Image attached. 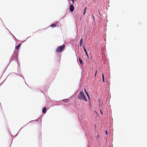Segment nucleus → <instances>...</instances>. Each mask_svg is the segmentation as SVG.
I'll list each match as a JSON object with an SVG mask.
<instances>
[{
	"instance_id": "ddd939ff",
	"label": "nucleus",
	"mask_w": 147,
	"mask_h": 147,
	"mask_svg": "<svg viewBox=\"0 0 147 147\" xmlns=\"http://www.w3.org/2000/svg\"><path fill=\"white\" fill-rule=\"evenodd\" d=\"M14 73L15 74H16V75H19V76H20V77H21L25 81V83L26 84H26L25 80V79H24V78H23V77L21 75H20V74H16V73Z\"/></svg>"
},
{
	"instance_id": "72a5a7b5",
	"label": "nucleus",
	"mask_w": 147,
	"mask_h": 147,
	"mask_svg": "<svg viewBox=\"0 0 147 147\" xmlns=\"http://www.w3.org/2000/svg\"><path fill=\"white\" fill-rule=\"evenodd\" d=\"M6 28V29L7 30H9H9L7 29V28Z\"/></svg>"
},
{
	"instance_id": "c756f323",
	"label": "nucleus",
	"mask_w": 147,
	"mask_h": 147,
	"mask_svg": "<svg viewBox=\"0 0 147 147\" xmlns=\"http://www.w3.org/2000/svg\"><path fill=\"white\" fill-rule=\"evenodd\" d=\"M9 65V64L7 66V67H6V69H6L7 68V67Z\"/></svg>"
},
{
	"instance_id": "6e6552de",
	"label": "nucleus",
	"mask_w": 147,
	"mask_h": 147,
	"mask_svg": "<svg viewBox=\"0 0 147 147\" xmlns=\"http://www.w3.org/2000/svg\"><path fill=\"white\" fill-rule=\"evenodd\" d=\"M84 90L85 93V94H86L87 96L88 99L90 100V95L89 94L88 92V91H87L85 89H84Z\"/></svg>"
},
{
	"instance_id": "bb28decb",
	"label": "nucleus",
	"mask_w": 147,
	"mask_h": 147,
	"mask_svg": "<svg viewBox=\"0 0 147 147\" xmlns=\"http://www.w3.org/2000/svg\"><path fill=\"white\" fill-rule=\"evenodd\" d=\"M98 101L99 102H100V100H98Z\"/></svg>"
},
{
	"instance_id": "7c9ffc66",
	"label": "nucleus",
	"mask_w": 147,
	"mask_h": 147,
	"mask_svg": "<svg viewBox=\"0 0 147 147\" xmlns=\"http://www.w3.org/2000/svg\"><path fill=\"white\" fill-rule=\"evenodd\" d=\"M26 85L27 86H28V87H29V86H28V85L27 84H26Z\"/></svg>"
},
{
	"instance_id": "f257e3e1",
	"label": "nucleus",
	"mask_w": 147,
	"mask_h": 147,
	"mask_svg": "<svg viewBox=\"0 0 147 147\" xmlns=\"http://www.w3.org/2000/svg\"><path fill=\"white\" fill-rule=\"evenodd\" d=\"M77 99L78 100H83L85 102H88L86 95L83 91H80L79 94L77 96Z\"/></svg>"
},
{
	"instance_id": "a19ab883",
	"label": "nucleus",
	"mask_w": 147,
	"mask_h": 147,
	"mask_svg": "<svg viewBox=\"0 0 147 147\" xmlns=\"http://www.w3.org/2000/svg\"><path fill=\"white\" fill-rule=\"evenodd\" d=\"M26 125H27V124H26V125H25V126H26Z\"/></svg>"
},
{
	"instance_id": "2f4dec72",
	"label": "nucleus",
	"mask_w": 147,
	"mask_h": 147,
	"mask_svg": "<svg viewBox=\"0 0 147 147\" xmlns=\"http://www.w3.org/2000/svg\"><path fill=\"white\" fill-rule=\"evenodd\" d=\"M94 126H95V127H96V124H95Z\"/></svg>"
},
{
	"instance_id": "9b49d317",
	"label": "nucleus",
	"mask_w": 147,
	"mask_h": 147,
	"mask_svg": "<svg viewBox=\"0 0 147 147\" xmlns=\"http://www.w3.org/2000/svg\"><path fill=\"white\" fill-rule=\"evenodd\" d=\"M21 45V43H19L18 45L16 46L15 47V49L16 50H18L19 49V48L20 47Z\"/></svg>"
},
{
	"instance_id": "4c0bfd02",
	"label": "nucleus",
	"mask_w": 147,
	"mask_h": 147,
	"mask_svg": "<svg viewBox=\"0 0 147 147\" xmlns=\"http://www.w3.org/2000/svg\"><path fill=\"white\" fill-rule=\"evenodd\" d=\"M1 21H2V22H3V21H2V20L1 19Z\"/></svg>"
},
{
	"instance_id": "473e14b6",
	"label": "nucleus",
	"mask_w": 147,
	"mask_h": 147,
	"mask_svg": "<svg viewBox=\"0 0 147 147\" xmlns=\"http://www.w3.org/2000/svg\"><path fill=\"white\" fill-rule=\"evenodd\" d=\"M88 147H90V146H88Z\"/></svg>"
},
{
	"instance_id": "4468645a",
	"label": "nucleus",
	"mask_w": 147,
	"mask_h": 147,
	"mask_svg": "<svg viewBox=\"0 0 147 147\" xmlns=\"http://www.w3.org/2000/svg\"><path fill=\"white\" fill-rule=\"evenodd\" d=\"M95 137L96 139V140L98 142V139L99 138V136L98 134H97V135H95Z\"/></svg>"
},
{
	"instance_id": "f704fd0d",
	"label": "nucleus",
	"mask_w": 147,
	"mask_h": 147,
	"mask_svg": "<svg viewBox=\"0 0 147 147\" xmlns=\"http://www.w3.org/2000/svg\"><path fill=\"white\" fill-rule=\"evenodd\" d=\"M1 21H2V22H3V21H2V20L1 19Z\"/></svg>"
},
{
	"instance_id": "6ab92c4d",
	"label": "nucleus",
	"mask_w": 147,
	"mask_h": 147,
	"mask_svg": "<svg viewBox=\"0 0 147 147\" xmlns=\"http://www.w3.org/2000/svg\"><path fill=\"white\" fill-rule=\"evenodd\" d=\"M18 66L17 67V70H18V71L19 70H20V67H19V63H18Z\"/></svg>"
},
{
	"instance_id": "cd10ccee",
	"label": "nucleus",
	"mask_w": 147,
	"mask_h": 147,
	"mask_svg": "<svg viewBox=\"0 0 147 147\" xmlns=\"http://www.w3.org/2000/svg\"><path fill=\"white\" fill-rule=\"evenodd\" d=\"M92 17H93V18L94 19V17L93 15H92Z\"/></svg>"
},
{
	"instance_id": "a878e982",
	"label": "nucleus",
	"mask_w": 147,
	"mask_h": 147,
	"mask_svg": "<svg viewBox=\"0 0 147 147\" xmlns=\"http://www.w3.org/2000/svg\"><path fill=\"white\" fill-rule=\"evenodd\" d=\"M97 72V71H96V73H95V76H96V75Z\"/></svg>"
},
{
	"instance_id": "f3484780",
	"label": "nucleus",
	"mask_w": 147,
	"mask_h": 147,
	"mask_svg": "<svg viewBox=\"0 0 147 147\" xmlns=\"http://www.w3.org/2000/svg\"><path fill=\"white\" fill-rule=\"evenodd\" d=\"M39 121L38 119H37L36 120H34L33 121H30L29 123H30V122H33V121Z\"/></svg>"
},
{
	"instance_id": "2eb2a0df",
	"label": "nucleus",
	"mask_w": 147,
	"mask_h": 147,
	"mask_svg": "<svg viewBox=\"0 0 147 147\" xmlns=\"http://www.w3.org/2000/svg\"><path fill=\"white\" fill-rule=\"evenodd\" d=\"M87 7H86L84 9V11H83V15H84L85 14L86 12V9H87Z\"/></svg>"
},
{
	"instance_id": "79ce46f5",
	"label": "nucleus",
	"mask_w": 147,
	"mask_h": 147,
	"mask_svg": "<svg viewBox=\"0 0 147 147\" xmlns=\"http://www.w3.org/2000/svg\"><path fill=\"white\" fill-rule=\"evenodd\" d=\"M10 134H11V133H10ZM11 134L12 136H13V135H12Z\"/></svg>"
},
{
	"instance_id": "dca6fc26",
	"label": "nucleus",
	"mask_w": 147,
	"mask_h": 147,
	"mask_svg": "<svg viewBox=\"0 0 147 147\" xmlns=\"http://www.w3.org/2000/svg\"><path fill=\"white\" fill-rule=\"evenodd\" d=\"M102 81L103 82H105V77L104 75L103 74H102Z\"/></svg>"
},
{
	"instance_id": "37998d69",
	"label": "nucleus",
	"mask_w": 147,
	"mask_h": 147,
	"mask_svg": "<svg viewBox=\"0 0 147 147\" xmlns=\"http://www.w3.org/2000/svg\"><path fill=\"white\" fill-rule=\"evenodd\" d=\"M25 41H22V42H25Z\"/></svg>"
},
{
	"instance_id": "412c9836",
	"label": "nucleus",
	"mask_w": 147,
	"mask_h": 147,
	"mask_svg": "<svg viewBox=\"0 0 147 147\" xmlns=\"http://www.w3.org/2000/svg\"><path fill=\"white\" fill-rule=\"evenodd\" d=\"M100 113L102 115H103V113L102 111L101 110V109H100Z\"/></svg>"
},
{
	"instance_id": "b1692460",
	"label": "nucleus",
	"mask_w": 147,
	"mask_h": 147,
	"mask_svg": "<svg viewBox=\"0 0 147 147\" xmlns=\"http://www.w3.org/2000/svg\"><path fill=\"white\" fill-rule=\"evenodd\" d=\"M58 59H59V60H61V56H58Z\"/></svg>"
},
{
	"instance_id": "423d86ee",
	"label": "nucleus",
	"mask_w": 147,
	"mask_h": 147,
	"mask_svg": "<svg viewBox=\"0 0 147 147\" xmlns=\"http://www.w3.org/2000/svg\"><path fill=\"white\" fill-rule=\"evenodd\" d=\"M78 61L80 63L81 65V67L83 68L84 67V63L82 60L80 58H78Z\"/></svg>"
},
{
	"instance_id": "58836bf2",
	"label": "nucleus",
	"mask_w": 147,
	"mask_h": 147,
	"mask_svg": "<svg viewBox=\"0 0 147 147\" xmlns=\"http://www.w3.org/2000/svg\"><path fill=\"white\" fill-rule=\"evenodd\" d=\"M9 32H10V33L11 34V33L10 32V31L9 30Z\"/></svg>"
},
{
	"instance_id": "39448f33",
	"label": "nucleus",
	"mask_w": 147,
	"mask_h": 147,
	"mask_svg": "<svg viewBox=\"0 0 147 147\" xmlns=\"http://www.w3.org/2000/svg\"><path fill=\"white\" fill-rule=\"evenodd\" d=\"M83 49L84 50V52H85V53L86 55L87 56V58L88 59H89V57L88 53V51H87V49H86L84 45H83Z\"/></svg>"
},
{
	"instance_id": "c85d7f7f",
	"label": "nucleus",
	"mask_w": 147,
	"mask_h": 147,
	"mask_svg": "<svg viewBox=\"0 0 147 147\" xmlns=\"http://www.w3.org/2000/svg\"><path fill=\"white\" fill-rule=\"evenodd\" d=\"M92 17H93V18L94 19V17L93 15H92Z\"/></svg>"
},
{
	"instance_id": "aec40b11",
	"label": "nucleus",
	"mask_w": 147,
	"mask_h": 147,
	"mask_svg": "<svg viewBox=\"0 0 147 147\" xmlns=\"http://www.w3.org/2000/svg\"><path fill=\"white\" fill-rule=\"evenodd\" d=\"M89 100V101L88 102V104H89L88 105V106L89 105L90 106H91V102H90V100Z\"/></svg>"
},
{
	"instance_id": "5701e85b",
	"label": "nucleus",
	"mask_w": 147,
	"mask_h": 147,
	"mask_svg": "<svg viewBox=\"0 0 147 147\" xmlns=\"http://www.w3.org/2000/svg\"><path fill=\"white\" fill-rule=\"evenodd\" d=\"M38 119V120H40L41 121V120L42 119V117H40Z\"/></svg>"
},
{
	"instance_id": "f8f14e48",
	"label": "nucleus",
	"mask_w": 147,
	"mask_h": 147,
	"mask_svg": "<svg viewBox=\"0 0 147 147\" xmlns=\"http://www.w3.org/2000/svg\"><path fill=\"white\" fill-rule=\"evenodd\" d=\"M57 26V25L56 23H53L51 25L50 27L52 28L55 27Z\"/></svg>"
},
{
	"instance_id": "4be33fe9",
	"label": "nucleus",
	"mask_w": 147,
	"mask_h": 147,
	"mask_svg": "<svg viewBox=\"0 0 147 147\" xmlns=\"http://www.w3.org/2000/svg\"><path fill=\"white\" fill-rule=\"evenodd\" d=\"M11 34L13 36V38H14L15 39H16L17 41L18 40L11 33Z\"/></svg>"
},
{
	"instance_id": "393cba45",
	"label": "nucleus",
	"mask_w": 147,
	"mask_h": 147,
	"mask_svg": "<svg viewBox=\"0 0 147 147\" xmlns=\"http://www.w3.org/2000/svg\"><path fill=\"white\" fill-rule=\"evenodd\" d=\"M105 134H106V135H107L108 134V133L107 131V130H106L105 131Z\"/></svg>"
},
{
	"instance_id": "e433bc0d",
	"label": "nucleus",
	"mask_w": 147,
	"mask_h": 147,
	"mask_svg": "<svg viewBox=\"0 0 147 147\" xmlns=\"http://www.w3.org/2000/svg\"><path fill=\"white\" fill-rule=\"evenodd\" d=\"M1 21H2V22H3V21H2V20L1 19Z\"/></svg>"
},
{
	"instance_id": "9d476101",
	"label": "nucleus",
	"mask_w": 147,
	"mask_h": 147,
	"mask_svg": "<svg viewBox=\"0 0 147 147\" xmlns=\"http://www.w3.org/2000/svg\"><path fill=\"white\" fill-rule=\"evenodd\" d=\"M83 42V39L82 38H81V39L80 40L79 42V44H80V47H82V45Z\"/></svg>"
},
{
	"instance_id": "c9c22d12",
	"label": "nucleus",
	"mask_w": 147,
	"mask_h": 147,
	"mask_svg": "<svg viewBox=\"0 0 147 147\" xmlns=\"http://www.w3.org/2000/svg\"><path fill=\"white\" fill-rule=\"evenodd\" d=\"M1 21H2V22H3V21H2V20L1 19Z\"/></svg>"
},
{
	"instance_id": "f03ea898",
	"label": "nucleus",
	"mask_w": 147,
	"mask_h": 147,
	"mask_svg": "<svg viewBox=\"0 0 147 147\" xmlns=\"http://www.w3.org/2000/svg\"><path fill=\"white\" fill-rule=\"evenodd\" d=\"M13 54L11 56V58L10 59V62L9 63V64L12 61L14 60H16V61L18 63V52L16 51H14Z\"/></svg>"
},
{
	"instance_id": "c03bdc74",
	"label": "nucleus",
	"mask_w": 147,
	"mask_h": 147,
	"mask_svg": "<svg viewBox=\"0 0 147 147\" xmlns=\"http://www.w3.org/2000/svg\"><path fill=\"white\" fill-rule=\"evenodd\" d=\"M109 147H111V146Z\"/></svg>"
},
{
	"instance_id": "0eeeda50",
	"label": "nucleus",
	"mask_w": 147,
	"mask_h": 147,
	"mask_svg": "<svg viewBox=\"0 0 147 147\" xmlns=\"http://www.w3.org/2000/svg\"><path fill=\"white\" fill-rule=\"evenodd\" d=\"M47 108L45 107L42 109V112L44 114H45L47 111Z\"/></svg>"
},
{
	"instance_id": "20e7f679",
	"label": "nucleus",
	"mask_w": 147,
	"mask_h": 147,
	"mask_svg": "<svg viewBox=\"0 0 147 147\" xmlns=\"http://www.w3.org/2000/svg\"><path fill=\"white\" fill-rule=\"evenodd\" d=\"M70 5L69 7V11L71 12H72L74 10V7L73 4H71L70 2H69Z\"/></svg>"
},
{
	"instance_id": "a211bd4d",
	"label": "nucleus",
	"mask_w": 147,
	"mask_h": 147,
	"mask_svg": "<svg viewBox=\"0 0 147 147\" xmlns=\"http://www.w3.org/2000/svg\"><path fill=\"white\" fill-rule=\"evenodd\" d=\"M24 127H22L21 128H20V129L18 132V133L15 136V137H16V136H17V135H18V133Z\"/></svg>"
},
{
	"instance_id": "7ed1b4c3",
	"label": "nucleus",
	"mask_w": 147,
	"mask_h": 147,
	"mask_svg": "<svg viewBox=\"0 0 147 147\" xmlns=\"http://www.w3.org/2000/svg\"><path fill=\"white\" fill-rule=\"evenodd\" d=\"M65 47V46L64 44L59 46L56 49V52L57 53H60L62 52L64 49Z\"/></svg>"
},
{
	"instance_id": "1a4fd4ad",
	"label": "nucleus",
	"mask_w": 147,
	"mask_h": 147,
	"mask_svg": "<svg viewBox=\"0 0 147 147\" xmlns=\"http://www.w3.org/2000/svg\"><path fill=\"white\" fill-rule=\"evenodd\" d=\"M62 100L63 101V102H67L68 101V99L67 98V99H63L62 100H61L59 101H56L57 102H60V103H61Z\"/></svg>"
},
{
	"instance_id": "ea45409f",
	"label": "nucleus",
	"mask_w": 147,
	"mask_h": 147,
	"mask_svg": "<svg viewBox=\"0 0 147 147\" xmlns=\"http://www.w3.org/2000/svg\"><path fill=\"white\" fill-rule=\"evenodd\" d=\"M28 37L27 38V39H26V40L25 41H26L27 40V39H28Z\"/></svg>"
}]
</instances>
